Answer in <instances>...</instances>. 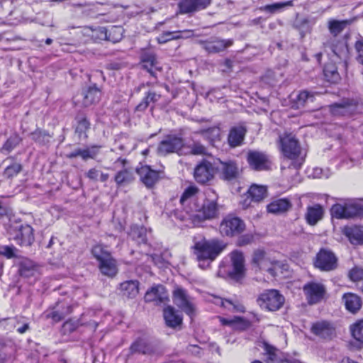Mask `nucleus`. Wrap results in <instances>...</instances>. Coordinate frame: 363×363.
I'll use <instances>...</instances> for the list:
<instances>
[{"label":"nucleus","instance_id":"63","mask_svg":"<svg viewBox=\"0 0 363 363\" xmlns=\"http://www.w3.org/2000/svg\"><path fill=\"white\" fill-rule=\"evenodd\" d=\"M99 174L100 172L99 170L95 168H92L87 172L86 177L91 180L97 181Z\"/></svg>","mask_w":363,"mask_h":363},{"label":"nucleus","instance_id":"7","mask_svg":"<svg viewBox=\"0 0 363 363\" xmlns=\"http://www.w3.org/2000/svg\"><path fill=\"white\" fill-rule=\"evenodd\" d=\"M173 301L175 305L184 311L190 317L195 314V306L186 290L176 286L173 291Z\"/></svg>","mask_w":363,"mask_h":363},{"label":"nucleus","instance_id":"26","mask_svg":"<svg viewBox=\"0 0 363 363\" xmlns=\"http://www.w3.org/2000/svg\"><path fill=\"white\" fill-rule=\"evenodd\" d=\"M100 98L101 90L94 84L84 91L82 104L85 107L91 106L99 102Z\"/></svg>","mask_w":363,"mask_h":363},{"label":"nucleus","instance_id":"48","mask_svg":"<svg viewBox=\"0 0 363 363\" xmlns=\"http://www.w3.org/2000/svg\"><path fill=\"white\" fill-rule=\"evenodd\" d=\"M72 312V307L70 306H67L66 310L59 311H55L49 312L46 314V317L48 318H52L55 322H59L63 320L66 315L69 314Z\"/></svg>","mask_w":363,"mask_h":363},{"label":"nucleus","instance_id":"35","mask_svg":"<svg viewBox=\"0 0 363 363\" xmlns=\"http://www.w3.org/2000/svg\"><path fill=\"white\" fill-rule=\"evenodd\" d=\"M347 219L361 214L363 206L361 203L353 199H347L345 202Z\"/></svg>","mask_w":363,"mask_h":363},{"label":"nucleus","instance_id":"23","mask_svg":"<svg viewBox=\"0 0 363 363\" xmlns=\"http://www.w3.org/2000/svg\"><path fill=\"white\" fill-rule=\"evenodd\" d=\"M259 346L264 350V354L267 356V363H282L284 361L283 354L277 348L268 342L263 341Z\"/></svg>","mask_w":363,"mask_h":363},{"label":"nucleus","instance_id":"60","mask_svg":"<svg viewBox=\"0 0 363 363\" xmlns=\"http://www.w3.org/2000/svg\"><path fill=\"white\" fill-rule=\"evenodd\" d=\"M101 146L93 145L89 148L85 149L86 160L89 158H94L99 152Z\"/></svg>","mask_w":363,"mask_h":363},{"label":"nucleus","instance_id":"59","mask_svg":"<svg viewBox=\"0 0 363 363\" xmlns=\"http://www.w3.org/2000/svg\"><path fill=\"white\" fill-rule=\"evenodd\" d=\"M191 152L193 155H205L206 153V149L201 143H194L191 146Z\"/></svg>","mask_w":363,"mask_h":363},{"label":"nucleus","instance_id":"61","mask_svg":"<svg viewBox=\"0 0 363 363\" xmlns=\"http://www.w3.org/2000/svg\"><path fill=\"white\" fill-rule=\"evenodd\" d=\"M77 157H81L83 160H86V155L85 152V149H77L69 154L67 155V157L69 158H74Z\"/></svg>","mask_w":363,"mask_h":363},{"label":"nucleus","instance_id":"62","mask_svg":"<svg viewBox=\"0 0 363 363\" xmlns=\"http://www.w3.org/2000/svg\"><path fill=\"white\" fill-rule=\"evenodd\" d=\"M147 93L150 96V101H152V104L157 102L162 96L160 91L154 89L150 90Z\"/></svg>","mask_w":363,"mask_h":363},{"label":"nucleus","instance_id":"15","mask_svg":"<svg viewBox=\"0 0 363 363\" xmlns=\"http://www.w3.org/2000/svg\"><path fill=\"white\" fill-rule=\"evenodd\" d=\"M230 258L233 269L229 272V276L233 279L238 281L243 278L245 274L243 254L238 251H233L230 255Z\"/></svg>","mask_w":363,"mask_h":363},{"label":"nucleus","instance_id":"10","mask_svg":"<svg viewBox=\"0 0 363 363\" xmlns=\"http://www.w3.org/2000/svg\"><path fill=\"white\" fill-rule=\"evenodd\" d=\"M281 150L285 157L295 160L301 153V147L297 139L291 134L281 138Z\"/></svg>","mask_w":363,"mask_h":363},{"label":"nucleus","instance_id":"30","mask_svg":"<svg viewBox=\"0 0 363 363\" xmlns=\"http://www.w3.org/2000/svg\"><path fill=\"white\" fill-rule=\"evenodd\" d=\"M166 325L170 328H175L182 324V318L177 313L172 306H167L163 311Z\"/></svg>","mask_w":363,"mask_h":363},{"label":"nucleus","instance_id":"19","mask_svg":"<svg viewBox=\"0 0 363 363\" xmlns=\"http://www.w3.org/2000/svg\"><path fill=\"white\" fill-rule=\"evenodd\" d=\"M136 171L142 182L148 188L152 187L160 179V172L152 169L148 165L141 166Z\"/></svg>","mask_w":363,"mask_h":363},{"label":"nucleus","instance_id":"41","mask_svg":"<svg viewBox=\"0 0 363 363\" xmlns=\"http://www.w3.org/2000/svg\"><path fill=\"white\" fill-rule=\"evenodd\" d=\"M248 193L255 201H260L267 196V189L264 186L253 184L249 189Z\"/></svg>","mask_w":363,"mask_h":363},{"label":"nucleus","instance_id":"50","mask_svg":"<svg viewBox=\"0 0 363 363\" xmlns=\"http://www.w3.org/2000/svg\"><path fill=\"white\" fill-rule=\"evenodd\" d=\"M303 162V159L300 158L295 161H291L290 164L288 165V167H285L284 166L281 167L282 173L284 175L287 174V172L289 170H293L294 174L297 175L298 174V169L301 167Z\"/></svg>","mask_w":363,"mask_h":363},{"label":"nucleus","instance_id":"20","mask_svg":"<svg viewBox=\"0 0 363 363\" xmlns=\"http://www.w3.org/2000/svg\"><path fill=\"white\" fill-rule=\"evenodd\" d=\"M13 239L21 246H30L34 241L33 229L29 225H22L18 229Z\"/></svg>","mask_w":363,"mask_h":363},{"label":"nucleus","instance_id":"42","mask_svg":"<svg viewBox=\"0 0 363 363\" xmlns=\"http://www.w3.org/2000/svg\"><path fill=\"white\" fill-rule=\"evenodd\" d=\"M324 74L327 80L332 83H336L340 79L336 66L331 63L327 64L325 66Z\"/></svg>","mask_w":363,"mask_h":363},{"label":"nucleus","instance_id":"11","mask_svg":"<svg viewBox=\"0 0 363 363\" xmlns=\"http://www.w3.org/2000/svg\"><path fill=\"white\" fill-rule=\"evenodd\" d=\"M218 167L215 166L207 160H203L194 169V178L200 184H206L211 181Z\"/></svg>","mask_w":363,"mask_h":363},{"label":"nucleus","instance_id":"54","mask_svg":"<svg viewBox=\"0 0 363 363\" xmlns=\"http://www.w3.org/2000/svg\"><path fill=\"white\" fill-rule=\"evenodd\" d=\"M90 123L86 118H82L79 120L77 125L76 127V133L81 136L82 134H85L86 130L89 128Z\"/></svg>","mask_w":363,"mask_h":363},{"label":"nucleus","instance_id":"31","mask_svg":"<svg viewBox=\"0 0 363 363\" xmlns=\"http://www.w3.org/2000/svg\"><path fill=\"white\" fill-rule=\"evenodd\" d=\"M345 235L354 245L363 244V226L354 225L345 229Z\"/></svg>","mask_w":363,"mask_h":363},{"label":"nucleus","instance_id":"56","mask_svg":"<svg viewBox=\"0 0 363 363\" xmlns=\"http://www.w3.org/2000/svg\"><path fill=\"white\" fill-rule=\"evenodd\" d=\"M150 96L146 93L145 96L141 102L135 107V111H144L147 109L149 105L152 103L150 101Z\"/></svg>","mask_w":363,"mask_h":363},{"label":"nucleus","instance_id":"40","mask_svg":"<svg viewBox=\"0 0 363 363\" xmlns=\"http://www.w3.org/2000/svg\"><path fill=\"white\" fill-rule=\"evenodd\" d=\"M192 33V30H186L183 31H166L163 32L158 38L157 41L159 43H164L171 40H177L181 38H184V36L182 35V33L190 34Z\"/></svg>","mask_w":363,"mask_h":363},{"label":"nucleus","instance_id":"14","mask_svg":"<svg viewBox=\"0 0 363 363\" xmlns=\"http://www.w3.org/2000/svg\"><path fill=\"white\" fill-rule=\"evenodd\" d=\"M247 160L250 167L257 171L267 170L270 167L268 157L262 152L250 150L247 152Z\"/></svg>","mask_w":363,"mask_h":363},{"label":"nucleus","instance_id":"57","mask_svg":"<svg viewBox=\"0 0 363 363\" xmlns=\"http://www.w3.org/2000/svg\"><path fill=\"white\" fill-rule=\"evenodd\" d=\"M355 50L357 52V60L363 65V40L356 42Z\"/></svg>","mask_w":363,"mask_h":363},{"label":"nucleus","instance_id":"33","mask_svg":"<svg viewBox=\"0 0 363 363\" xmlns=\"http://www.w3.org/2000/svg\"><path fill=\"white\" fill-rule=\"evenodd\" d=\"M291 206V203L288 199H281L271 202L267 206V210L269 213H281L287 211Z\"/></svg>","mask_w":363,"mask_h":363},{"label":"nucleus","instance_id":"28","mask_svg":"<svg viewBox=\"0 0 363 363\" xmlns=\"http://www.w3.org/2000/svg\"><path fill=\"white\" fill-rule=\"evenodd\" d=\"M246 133V130L242 126L233 128L228 135V143L230 147H235L240 145Z\"/></svg>","mask_w":363,"mask_h":363},{"label":"nucleus","instance_id":"49","mask_svg":"<svg viewBox=\"0 0 363 363\" xmlns=\"http://www.w3.org/2000/svg\"><path fill=\"white\" fill-rule=\"evenodd\" d=\"M31 138L37 143L45 144L48 142L50 135L45 131L36 130L30 133Z\"/></svg>","mask_w":363,"mask_h":363},{"label":"nucleus","instance_id":"44","mask_svg":"<svg viewBox=\"0 0 363 363\" xmlns=\"http://www.w3.org/2000/svg\"><path fill=\"white\" fill-rule=\"evenodd\" d=\"M352 337L358 342L363 343V319L350 325Z\"/></svg>","mask_w":363,"mask_h":363},{"label":"nucleus","instance_id":"21","mask_svg":"<svg viewBox=\"0 0 363 363\" xmlns=\"http://www.w3.org/2000/svg\"><path fill=\"white\" fill-rule=\"evenodd\" d=\"M233 43V41L230 39L224 40L219 38L202 43L203 49L210 54L224 51L226 48L231 46Z\"/></svg>","mask_w":363,"mask_h":363},{"label":"nucleus","instance_id":"38","mask_svg":"<svg viewBox=\"0 0 363 363\" xmlns=\"http://www.w3.org/2000/svg\"><path fill=\"white\" fill-rule=\"evenodd\" d=\"M218 304L231 312L245 313V306L238 300L223 299L218 300Z\"/></svg>","mask_w":363,"mask_h":363},{"label":"nucleus","instance_id":"36","mask_svg":"<svg viewBox=\"0 0 363 363\" xmlns=\"http://www.w3.org/2000/svg\"><path fill=\"white\" fill-rule=\"evenodd\" d=\"M135 179V175L133 169L124 168L117 172L114 180L118 186H122L133 182Z\"/></svg>","mask_w":363,"mask_h":363},{"label":"nucleus","instance_id":"46","mask_svg":"<svg viewBox=\"0 0 363 363\" xmlns=\"http://www.w3.org/2000/svg\"><path fill=\"white\" fill-rule=\"evenodd\" d=\"M313 101V95L308 91H301L296 96L295 102L297 108L304 106L308 101Z\"/></svg>","mask_w":363,"mask_h":363},{"label":"nucleus","instance_id":"4","mask_svg":"<svg viewBox=\"0 0 363 363\" xmlns=\"http://www.w3.org/2000/svg\"><path fill=\"white\" fill-rule=\"evenodd\" d=\"M93 256L99 262L100 272L105 276L113 277L118 273L116 261L111 255L101 246L96 245L91 250Z\"/></svg>","mask_w":363,"mask_h":363},{"label":"nucleus","instance_id":"18","mask_svg":"<svg viewBox=\"0 0 363 363\" xmlns=\"http://www.w3.org/2000/svg\"><path fill=\"white\" fill-rule=\"evenodd\" d=\"M211 0H181L178 4L180 13H191L206 9Z\"/></svg>","mask_w":363,"mask_h":363},{"label":"nucleus","instance_id":"3","mask_svg":"<svg viewBox=\"0 0 363 363\" xmlns=\"http://www.w3.org/2000/svg\"><path fill=\"white\" fill-rule=\"evenodd\" d=\"M252 263L256 270L265 271L272 277L281 273L286 267L281 262L272 260L264 250L259 249L253 252Z\"/></svg>","mask_w":363,"mask_h":363},{"label":"nucleus","instance_id":"39","mask_svg":"<svg viewBox=\"0 0 363 363\" xmlns=\"http://www.w3.org/2000/svg\"><path fill=\"white\" fill-rule=\"evenodd\" d=\"M199 189L196 186H188L184 191L183 192L181 199L180 203L182 206H185L186 204H189V206H192L194 202H196L194 199V197L199 193Z\"/></svg>","mask_w":363,"mask_h":363},{"label":"nucleus","instance_id":"22","mask_svg":"<svg viewBox=\"0 0 363 363\" xmlns=\"http://www.w3.org/2000/svg\"><path fill=\"white\" fill-rule=\"evenodd\" d=\"M167 298L168 295L166 289L162 285L152 287L145 295L146 302H156L157 303H160L165 301Z\"/></svg>","mask_w":363,"mask_h":363},{"label":"nucleus","instance_id":"16","mask_svg":"<svg viewBox=\"0 0 363 363\" xmlns=\"http://www.w3.org/2000/svg\"><path fill=\"white\" fill-rule=\"evenodd\" d=\"M140 63L144 69H146L152 77L156 78L155 70L160 71L161 67L158 66V61L155 52L150 50H143L140 54Z\"/></svg>","mask_w":363,"mask_h":363},{"label":"nucleus","instance_id":"58","mask_svg":"<svg viewBox=\"0 0 363 363\" xmlns=\"http://www.w3.org/2000/svg\"><path fill=\"white\" fill-rule=\"evenodd\" d=\"M349 277L353 281H357L362 279L363 270L359 268H353L349 272Z\"/></svg>","mask_w":363,"mask_h":363},{"label":"nucleus","instance_id":"51","mask_svg":"<svg viewBox=\"0 0 363 363\" xmlns=\"http://www.w3.org/2000/svg\"><path fill=\"white\" fill-rule=\"evenodd\" d=\"M22 170V166L18 163H13L7 167L4 172V174L7 178H11L17 175Z\"/></svg>","mask_w":363,"mask_h":363},{"label":"nucleus","instance_id":"53","mask_svg":"<svg viewBox=\"0 0 363 363\" xmlns=\"http://www.w3.org/2000/svg\"><path fill=\"white\" fill-rule=\"evenodd\" d=\"M21 140V139L18 135H11L4 143L3 149L11 151L20 143Z\"/></svg>","mask_w":363,"mask_h":363},{"label":"nucleus","instance_id":"13","mask_svg":"<svg viewBox=\"0 0 363 363\" xmlns=\"http://www.w3.org/2000/svg\"><path fill=\"white\" fill-rule=\"evenodd\" d=\"M313 334L320 338L331 340L336 336L334 325L327 320H318L313 323L311 329Z\"/></svg>","mask_w":363,"mask_h":363},{"label":"nucleus","instance_id":"43","mask_svg":"<svg viewBox=\"0 0 363 363\" xmlns=\"http://www.w3.org/2000/svg\"><path fill=\"white\" fill-rule=\"evenodd\" d=\"M294 3L292 0L285 2H278L272 4L265 5L260 8V10L267 11L270 13H274L286 6H293Z\"/></svg>","mask_w":363,"mask_h":363},{"label":"nucleus","instance_id":"64","mask_svg":"<svg viewBox=\"0 0 363 363\" xmlns=\"http://www.w3.org/2000/svg\"><path fill=\"white\" fill-rule=\"evenodd\" d=\"M20 274L23 277H30L33 275L34 269H28L25 265L22 264L19 270Z\"/></svg>","mask_w":363,"mask_h":363},{"label":"nucleus","instance_id":"45","mask_svg":"<svg viewBox=\"0 0 363 363\" xmlns=\"http://www.w3.org/2000/svg\"><path fill=\"white\" fill-rule=\"evenodd\" d=\"M347 23V21L331 20L328 23V28L331 34L336 36L345 29Z\"/></svg>","mask_w":363,"mask_h":363},{"label":"nucleus","instance_id":"1","mask_svg":"<svg viewBox=\"0 0 363 363\" xmlns=\"http://www.w3.org/2000/svg\"><path fill=\"white\" fill-rule=\"evenodd\" d=\"M225 245L216 240H206L204 238H194L192 247L200 268L205 269L224 250Z\"/></svg>","mask_w":363,"mask_h":363},{"label":"nucleus","instance_id":"12","mask_svg":"<svg viewBox=\"0 0 363 363\" xmlns=\"http://www.w3.org/2000/svg\"><path fill=\"white\" fill-rule=\"evenodd\" d=\"M337 260L331 251L321 250L316 255L315 266L322 271H332L337 267Z\"/></svg>","mask_w":363,"mask_h":363},{"label":"nucleus","instance_id":"6","mask_svg":"<svg viewBox=\"0 0 363 363\" xmlns=\"http://www.w3.org/2000/svg\"><path fill=\"white\" fill-rule=\"evenodd\" d=\"M303 291L308 304L313 305L318 303L324 298L326 288L322 283L309 281L303 286Z\"/></svg>","mask_w":363,"mask_h":363},{"label":"nucleus","instance_id":"52","mask_svg":"<svg viewBox=\"0 0 363 363\" xmlns=\"http://www.w3.org/2000/svg\"><path fill=\"white\" fill-rule=\"evenodd\" d=\"M250 327V322L241 317H235L233 328L238 330H245Z\"/></svg>","mask_w":363,"mask_h":363},{"label":"nucleus","instance_id":"24","mask_svg":"<svg viewBox=\"0 0 363 363\" xmlns=\"http://www.w3.org/2000/svg\"><path fill=\"white\" fill-rule=\"evenodd\" d=\"M324 214V210L320 204H315L307 207L305 218L311 225H315L320 220Z\"/></svg>","mask_w":363,"mask_h":363},{"label":"nucleus","instance_id":"29","mask_svg":"<svg viewBox=\"0 0 363 363\" xmlns=\"http://www.w3.org/2000/svg\"><path fill=\"white\" fill-rule=\"evenodd\" d=\"M120 290L123 296L134 298L139 293V282L136 280L125 281L121 284Z\"/></svg>","mask_w":363,"mask_h":363},{"label":"nucleus","instance_id":"32","mask_svg":"<svg viewBox=\"0 0 363 363\" xmlns=\"http://www.w3.org/2000/svg\"><path fill=\"white\" fill-rule=\"evenodd\" d=\"M132 353H141L143 354H152L155 352L156 349L151 343L144 340L135 341L130 347Z\"/></svg>","mask_w":363,"mask_h":363},{"label":"nucleus","instance_id":"2","mask_svg":"<svg viewBox=\"0 0 363 363\" xmlns=\"http://www.w3.org/2000/svg\"><path fill=\"white\" fill-rule=\"evenodd\" d=\"M217 196L214 198H206L202 204L194 202L189 206L186 212L189 214L190 219L194 225H199L206 220L217 218L219 215V206Z\"/></svg>","mask_w":363,"mask_h":363},{"label":"nucleus","instance_id":"55","mask_svg":"<svg viewBox=\"0 0 363 363\" xmlns=\"http://www.w3.org/2000/svg\"><path fill=\"white\" fill-rule=\"evenodd\" d=\"M16 248L13 246H3L0 249V254L10 259L16 257Z\"/></svg>","mask_w":363,"mask_h":363},{"label":"nucleus","instance_id":"9","mask_svg":"<svg viewBox=\"0 0 363 363\" xmlns=\"http://www.w3.org/2000/svg\"><path fill=\"white\" fill-rule=\"evenodd\" d=\"M184 146L181 138L175 135H167L158 145L157 152L160 155L165 156L168 154L177 152Z\"/></svg>","mask_w":363,"mask_h":363},{"label":"nucleus","instance_id":"25","mask_svg":"<svg viewBox=\"0 0 363 363\" xmlns=\"http://www.w3.org/2000/svg\"><path fill=\"white\" fill-rule=\"evenodd\" d=\"M98 30L101 39L104 38L113 43L120 41L123 37V28L120 26H113L108 30L104 27H100Z\"/></svg>","mask_w":363,"mask_h":363},{"label":"nucleus","instance_id":"37","mask_svg":"<svg viewBox=\"0 0 363 363\" xmlns=\"http://www.w3.org/2000/svg\"><path fill=\"white\" fill-rule=\"evenodd\" d=\"M196 133L201 135L212 145H214V143L216 141L220 140V130L218 127H211L207 129H202L197 131Z\"/></svg>","mask_w":363,"mask_h":363},{"label":"nucleus","instance_id":"34","mask_svg":"<svg viewBox=\"0 0 363 363\" xmlns=\"http://www.w3.org/2000/svg\"><path fill=\"white\" fill-rule=\"evenodd\" d=\"M220 167H219L223 172L225 179L230 180L235 178L238 174V167L236 164L233 161L220 162Z\"/></svg>","mask_w":363,"mask_h":363},{"label":"nucleus","instance_id":"47","mask_svg":"<svg viewBox=\"0 0 363 363\" xmlns=\"http://www.w3.org/2000/svg\"><path fill=\"white\" fill-rule=\"evenodd\" d=\"M345 207V203L334 204L330 209L331 216L337 219H347Z\"/></svg>","mask_w":363,"mask_h":363},{"label":"nucleus","instance_id":"27","mask_svg":"<svg viewBox=\"0 0 363 363\" xmlns=\"http://www.w3.org/2000/svg\"><path fill=\"white\" fill-rule=\"evenodd\" d=\"M346 309L352 313H356L362 307L361 298L355 294L347 293L342 296Z\"/></svg>","mask_w":363,"mask_h":363},{"label":"nucleus","instance_id":"8","mask_svg":"<svg viewBox=\"0 0 363 363\" xmlns=\"http://www.w3.org/2000/svg\"><path fill=\"white\" fill-rule=\"evenodd\" d=\"M245 229V223L238 217L228 216L223 218L220 225V231L226 236H235L240 234Z\"/></svg>","mask_w":363,"mask_h":363},{"label":"nucleus","instance_id":"17","mask_svg":"<svg viewBox=\"0 0 363 363\" xmlns=\"http://www.w3.org/2000/svg\"><path fill=\"white\" fill-rule=\"evenodd\" d=\"M357 107V104L353 100H342L329 106L330 111L334 116H350L353 114Z\"/></svg>","mask_w":363,"mask_h":363},{"label":"nucleus","instance_id":"5","mask_svg":"<svg viewBox=\"0 0 363 363\" xmlns=\"http://www.w3.org/2000/svg\"><path fill=\"white\" fill-rule=\"evenodd\" d=\"M259 305L268 311L279 310L284 302V296L277 290H267L260 294L257 299Z\"/></svg>","mask_w":363,"mask_h":363}]
</instances>
